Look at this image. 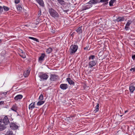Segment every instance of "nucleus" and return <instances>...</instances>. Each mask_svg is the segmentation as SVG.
<instances>
[{"label": "nucleus", "instance_id": "nucleus-38", "mask_svg": "<svg viewBox=\"0 0 135 135\" xmlns=\"http://www.w3.org/2000/svg\"><path fill=\"white\" fill-rule=\"evenodd\" d=\"M3 8L2 6H0V13H1L3 11Z\"/></svg>", "mask_w": 135, "mask_h": 135}, {"label": "nucleus", "instance_id": "nucleus-36", "mask_svg": "<svg viewBox=\"0 0 135 135\" xmlns=\"http://www.w3.org/2000/svg\"><path fill=\"white\" fill-rule=\"evenodd\" d=\"M129 28L130 27H129V26H127L126 25L125 27V29L126 30H129Z\"/></svg>", "mask_w": 135, "mask_h": 135}, {"label": "nucleus", "instance_id": "nucleus-40", "mask_svg": "<svg viewBox=\"0 0 135 135\" xmlns=\"http://www.w3.org/2000/svg\"><path fill=\"white\" fill-rule=\"evenodd\" d=\"M131 23L130 21H129L127 23V24H126V25H127V26H129Z\"/></svg>", "mask_w": 135, "mask_h": 135}, {"label": "nucleus", "instance_id": "nucleus-25", "mask_svg": "<svg viewBox=\"0 0 135 135\" xmlns=\"http://www.w3.org/2000/svg\"><path fill=\"white\" fill-rule=\"evenodd\" d=\"M99 104H98L95 107V109L94 111V113H96L99 110Z\"/></svg>", "mask_w": 135, "mask_h": 135}, {"label": "nucleus", "instance_id": "nucleus-26", "mask_svg": "<svg viewBox=\"0 0 135 135\" xmlns=\"http://www.w3.org/2000/svg\"><path fill=\"white\" fill-rule=\"evenodd\" d=\"M45 101L40 100V101H38L37 103V105H38L40 106L41 105L43 104L44 103Z\"/></svg>", "mask_w": 135, "mask_h": 135}, {"label": "nucleus", "instance_id": "nucleus-6", "mask_svg": "<svg viewBox=\"0 0 135 135\" xmlns=\"http://www.w3.org/2000/svg\"><path fill=\"white\" fill-rule=\"evenodd\" d=\"M10 124V127L12 130L17 129L18 128V126L14 123L11 122Z\"/></svg>", "mask_w": 135, "mask_h": 135}, {"label": "nucleus", "instance_id": "nucleus-13", "mask_svg": "<svg viewBox=\"0 0 135 135\" xmlns=\"http://www.w3.org/2000/svg\"><path fill=\"white\" fill-rule=\"evenodd\" d=\"M129 89L131 93H133L135 90V87L133 86L132 84H130L129 86Z\"/></svg>", "mask_w": 135, "mask_h": 135}, {"label": "nucleus", "instance_id": "nucleus-34", "mask_svg": "<svg viewBox=\"0 0 135 135\" xmlns=\"http://www.w3.org/2000/svg\"><path fill=\"white\" fill-rule=\"evenodd\" d=\"M43 99V96L42 94H41L39 98V99L40 100H42Z\"/></svg>", "mask_w": 135, "mask_h": 135}, {"label": "nucleus", "instance_id": "nucleus-53", "mask_svg": "<svg viewBox=\"0 0 135 135\" xmlns=\"http://www.w3.org/2000/svg\"><path fill=\"white\" fill-rule=\"evenodd\" d=\"M122 115H120V116H121V117H122Z\"/></svg>", "mask_w": 135, "mask_h": 135}, {"label": "nucleus", "instance_id": "nucleus-9", "mask_svg": "<svg viewBox=\"0 0 135 135\" xmlns=\"http://www.w3.org/2000/svg\"><path fill=\"white\" fill-rule=\"evenodd\" d=\"M60 87L63 90H65L68 88L67 84H61Z\"/></svg>", "mask_w": 135, "mask_h": 135}, {"label": "nucleus", "instance_id": "nucleus-50", "mask_svg": "<svg viewBox=\"0 0 135 135\" xmlns=\"http://www.w3.org/2000/svg\"><path fill=\"white\" fill-rule=\"evenodd\" d=\"M71 35L72 36H73V35H73V33Z\"/></svg>", "mask_w": 135, "mask_h": 135}, {"label": "nucleus", "instance_id": "nucleus-20", "mask_svg": "<svg viewBox=\"0 0 135 135\" xmlns=\"http://www.w3.org/2000/svg\"><path fill=\"white\" fill-rule=\"evenodd\" d=\"M35 103H32L29 105V109L32 110L35 107Z\"/></svg>", "mask_w": 135, "mask_h": 135}, {"label": "nucleus", "instance_id": "nucleus-54", "mask_svg": "<svg viewBox=\"0 0 135 135\" xmlns=\"http://www.w3.org/2000/svg\"><path fill=\"white\" fill-rule=\"evenodd\" d=\"M74 117V116H72V117Z\"/></svg>", "mask_w": 135, "mask_h": 135}, {"label": "nucleus", "instance_id": "nucleus-33", "mask_svg": "<svg viewBox=\"0 0 135 135\" xmlns=\"http://www.w3.org/2000/svg\"><path fill=\"white\" fill-rule=\"evenodd\" d=\"M20 55L24 59L26 57V55L24 53H23V54H20Z\"/></svg>", "mask_w": 135, "mask_h": 135}, {"label": "nucleus", "instance_id": "nucleus-8", "mask_svg": "<svg viewBox=\"0 0 135 135\" xmlns=\"http://www.w3.org/2000/svg\"><path fill=\"white\" fill-rule=\"evenodd\" d=\"M98 3H99V0H90L89 2L87 3L91 5L97 4Z\"/></svg>", "mask_w": 135, "mask_h": 135}, {"label": "nucleus", "instance_id": "nucleus-42", "mask_svg": "<svg viewBox=\"0 0 135 135\" xmlns=\"http://www.w3.org/2000/svg\"><path fill=\"white\" fill-rule=\"evenodd\" d=\"M4 104V101H1L0 102V105H3Z\"/></svg>", "mask_w": 135, "mask_h": 135}, {"label": "nucleus", "instance_id": "nucleus-57", "mask_svg": "<svg viewBox=\"0 0 135 135\" xmlns=\"http://www.w3.org/2000/svg\"><path fill=\"white\" fill-rule=\"evenodd\" d=\"M134 68H135V67H134Z\"/></svg>", "mask_w": 135, "mask_h": 135}, {"label": "nucleus", "instance_id": "nucleus-24", "mask_svg": "<svg viewBox=\"0 0 135 135\" xmlns=\"http://www.w3.org/2000/svg\"><path fill=\"white\" fill-rule=\"evenodd\" d=\"M11 109L12 110L15 112H16L17 110V107H16V105H13L11 108Z\"/></svg>", "mask_w": 135, "mask_h": 135}, {"label": "nucleus", "instance_id": "nucleus-7", "mask_svg": "<svg viewBox=\"0 0 135 135\" xmlns=\"http://www.w3.org/2000/svg\"><path fill=\"white\" fill-rule=\"evenodd\" d=\"M97 63L96 61L93 60L90 61L89 62V68H91L93 66H95Z\"/></svg>", "mask_w": 135, "mask_h": 135}, {"label": "nucleus", "instance_id": "nucleus-16", "mask_svg": "<svg viewBox=\"0 0 135 135\" xmlns=\"http://www.w3.org/2000/svg\"><path fill=\"white\" fill-rule=\"evenodd\" d=\"M30 73V70H27L26 71H25L23 74L24 76L25 77H27L29 75Z\"/></svg>", "mask_w": 135, "mask_h": 135}, {"label": "nucleus", "instance_id": "nucleus-15", "mask_svg": "<svg viewBox=\"0 0 135 135\" xmlns=\"http://www.w3.org/2000/svg\"><path fill=\"white\" fill-rule=\"evenodd\" d=\"M36 2L41 6L42 7L44 6V2L42 0H35Z\"/></svg>", "mask_w": 135, "mask_h": 135}, {"label": "nucleus", "instance_id": "nucleus-11", "mask_svg": "<svg viewBox=\"0 0 135 135\" xmlns=\"http://www.w3.org/2000/svg\"><path fill=\"white\" fill-rule=\"evenodd\" d=\"M66 80L70 85H75V83L71 80L70 78H68L66 79Z\"/></svg>", "mask_w": 135, "mask_h": 135}, {"label": "nucleus", "instance_id": "nucleus-27", "mask_svg": "<svg viewBox=\"0 0 135 135\" xmlns=\"http://www.w3.org/2000/svg\"><path fill=\"white\" fill-rule=\"evenodd\" d=\"M28 38L30 39H32L35 41H36L38 42H39V41L38 39L35 38H34L32 37H28Z\"/></svg>", "mask_w": 135, "mask_h": 135}, {"label": "nucleus", "instance_id": "nucleus-28", "mask_svg": "<svg viewBox=\"0 0 135 135\" xmlns=\"http://www.w3.org/2000/svg\"><path fill=\"white\" fill-rule=\"evenodd\" d=\"M6 135H14L12 131H7Z\"/></svg>", "mask_w": 135, "mask_h": 135}, {"label": "nucleus", "instance_id": "nucleus-17", "mask_svg": "<svg viewBox=\"0 0 135 135\" xmlns=\"http://www.w3.org/2000/svg\"><path fill=\"white\" fill-rule=\"evenodd\" d=\"M23 96L21 95H17L14 98V99L16 100H17L18 99H21L22 98Z\"/></svg>", "mask_w": 135, "mask_h": 135}, {"label": "nucleus", "instance_id": "nucleus-47", "mask_svg": "<svg viewBox=\"0 0 135 135\" xmlns=\"http://www.w3.org/2000/svg\"><path fill=\"white\" fill-rule=\"evenodd\" d=\"M128 112V110H126V111H125L124 112V113H126Z\"/></svg>", "mask_w": 135, "mask_h": 135}, {"label": "nucleus", "instance_id": "nucleus-5", "mask_svg": "<svg viewBox=\"0 0 135 135\" xmlns=\"http://www.w3.org/2000/svg\"><path fill=\"white\" fill-rule=\"evenodd\" d=\"M2 123H3L6 126L9 123V119L7 116H6L4 117L3 120H2Z\"/></svg>", "mask_w": 135, "mask_h": 135}, {"label": "nucleus", "instance_id": "nucleus-43", "mask_svg": "<svg viewBox=\"0 0 135 135\" xmlns=\"http://www.w3.org/2000/svg\"><path fill=\"white\" fill-rule=\"evenodd\" d=\"M132 58L133 60H135V55H133L132 56Z\"/></svg>", "mask_w": 135, "mask_h": 135}, {"label": "nucleus", "instance_id": "nucleus-29", "mask_svg": "<svg viewBox=\"0 0 135 135\" xmlns=\"http://www.w3.org/2000/svg\"><path fill=\"white\" fill-rule=\"evenodd\" d=\"M115 1H116V0H110V1L109 2V6H113V4Z\"/></svg>", "mask_w": 135, "mask_h": 135}, {"label": "nucleus", "instance_id": "nucleus-23", "mask_svg": "<svg viewBox=\"0 0 135 135\" xmlns=\"http://www.w3.org/2000/svg\"><path fill=\"white\" fill-rule=\"evenodd\" d=\"M52 51V49L50 47L46 49V52L47 54H49Z\"/></svg>", "mask_w": 135, "mask_h": 135}, {"label": "nucleus", "instance_id": "nucleus-56", "mask_svg": "<svg viewBox=\"0 0 135 135\" xmlns=\"http://www.w3.org/2000/svg\"><path fill=\"white\" fill-rule=\"evenodd\" d=\"M74 1H76V0H74Z\"/></svg>", "mask_w": 135, "mask_h": 135}, {"label": "nucleus", "instance_id": "nucleus-19", "mask_svg": "<svg viewBox=\"0 0 135 135\" xmlns=\"http://www.w3.org/2000/svg\"><path fill=\"white\" fill-rule=\"evenodd\" d=\"M109 0H99V3H104V5H106L108 4V1Z\"/></svg>", "mask_w": 135, "mask_h": 135}, {"label": "nucleus", "instance_id": "nucleus-45", "mask_svg": "<svg viewBox=\"0 0 135 135\" xmlns=\"http://www.w3.org/2000/svg\"><path fill=\"white\" fill-rule=\"evenodd\" d=\"M21 54H23V53H24V52H23V50H21Z\"/></svg>", "mask_w": 135, "mask_h": 135}, {"label": "nucleus", "instance_id": "nucleus-35", "mask_svg": "<svg viewBox=\"0 0 135 135\" xmlns=\"http://www.w3.org/2000/svg\"><path fill=\"white\" fill-rule=\"evenodd\" d=\"M41 10H39L38 12V17H39L41 16Z\"/></svg>", "mask_w": 135, "mask_h": 135}, {"label": "nucleus", "instance_id": "nucleus-2", "mask_svg": "<svg viewBox=\"0 0 135 135\" xmlns=\"http://www.w3.org/2000/svg\"><path fill=\"white\" fill-rule=\"evenodd\" d=\"M78 48L77 45H71L70 46L69 49V52L71 55L74 54Z\"/></svg>", "mask_w": 135, "mask_h": 135}, {"label": "nucleus", "instance_id": "nucleus-30", "mask_svg": "<svg viewBox=\"0 0 135 135\" xmlns=\"http://www.w3.org/2000/svg\"><path fill=\"white\" fill-rule=\"evenodd\" d=\"M17 10L19 11H20L22 9L21 6L19 4L17 6Z\"/></svg>", "mask_w": 135, "mask_h": 135}, {"label": "nucleus", "instance_id": "nucleus-4", "mask_svg": "<svg viewBox=\"0 0 135 135\" xmlns=\"http://www.w3.org/2000/svg\"><path fill=\"white\" fill-rule=\"evenodd\" d=\"M59 79V76L56 75L51 74L50 75V80L51 81H56Z\"/></svg>", "mask_w": 135, "mask_h": 135}, {"label": "nucleus", "instance_id": "nucleus-37", "mask_svg": "<svg viewBox=\"0 0 135 135\" xmlns=\"http://www.w3.org/2000/svg\"><path fill=\"white\" fill-rule=\"evenodd\" d=\"M90 48L89 47V45L87 46L86 47L84 48V49L85 50H90Z\"/></svg>", "mask_w": 135, "mask_h": 135}, {"label": "nucleus", "instance_id": "nucleus-21", "mask_svg": "<svg viewBox=\"0 0 135 135\" xmlns=\"http://www.w3.org/2000/svg\"><path fill=\"white\" fill-rule=\"evenodd\" d=\"M124 18L123 17H118L116 20V21L117 22H121L123 21Z\"/></svg>", "mask_w": 135, "mask_h": 135}, {"label": "nucleus", "instance_id": "nucleus-55", "mask_svg": "<svg viewBox=\"0 0 135 135\" xmlns=\"http://www.w3.org/2000/svg\"><path fill=\"white\" fill-rule=\"evenodd\" d=\"M134 45H135V43H134Z\"/></svg>", "mask_w": 135, "mask_h": 135}, {"label": "nucleus", "instance_id": "nucleus-12", "mask_svg": "<svg viewBox=\"0 0 135 135\" xmlns=\"http://www.w3.org/2000/svg\"><path fill=\"white\" fill-rule=\"evenodd\" d=\"M69 7L68 5H65L64 7V8L63 9V11L67 12L69 11Z\"/></svg>", "mask_w": 135, "mask_h": 135}, {"label": "nucleus", "instance_id": "nucleus-31", "mask_svg": "<svg viewBox=\"0 0 135 135\" xmlns=\"http://www.w3.org/2000/svg\"><path fill=\"white\" fill-rule=\"evenodd\" d=\"M3 8L4 10L5 11H8L9 9V8H8V7L7 6H3Z\"/></svg>", "mask_w": 135, "mask_h": 135}, {"label": "nucleus", "instance_id": "nucleus-1", "mask_svg": "<svg viewBox=\"0 0 135 135\" xmlns=\"http://www.w3.org/2000/svg\"><path fill=\"white\" fill-rule=\"evenodd\" d=\"M49 12L50 15L53 17L57 18L59 17V15L57 12L52 8H50Z\"/></svg>", "mask_w": 135, "mask_h": 135}, {"label": "nucleus", "instance_id": "nucleus-14", "mask_svg": "<svg viewBox=\"0 0 135 135\" xmlns=\"http://www.w3.org/2000/svg\"><path fill=\"white\" fill-rule=\"evenodd\" d=\"M45 55L44 53H42L41 54V55L39 58L38 60L39 61H43L44 59V57L45 56Z\"/></svg>", "mask_w": 135, "mask_h": 135}, {"label": "nucleus", "instance_id": "nucleus-3", "mask_svg": "<svg viewBox=\"0 0 135 135\" xmlns=\"http://www.w3.org/2000/svg\"><path fill=\"white\" fill-rule=\"evenodd\" d=\"M38 76L41 80H44L47 79L48 78L49 76L46 74L40 73L39 75Z\"/></svg>", "mask_w": 135, "mask_h": 135}, {"label": "nucleus", "instance_id": "nucleus-48", "mask_svg": "<svg viewBox=\"0 0 135 135\" xmlns=\"http://www.w3.org/2000/svg\"><path fill=\"white\" fill-rule=\"evenodd\" d=\"M133 8L134 9H135V4L133 6Z\"/></svg>", "mask_w": 135, "mask_h": 135}, {"label": "nucleus", "instance_id": "nucleus-44", "mask_svg": "<svg viewBox=\"0 0 135 135\" xmlns=\"http://www.w3.org/2000/svg\"><path fill=\"white\" fill-rule=\"evenodd\" d=\"M2 123V119H0V124Z\"/></svg>", "mask_w": 135, "mask_h": 135}, {"label": "nucleus", "instance_id": "nucleus-39", "mask_svg": "<svg viewBox=\"0 0 135 135\" xmlns=\"http://www.w3.org/2000/svg\"><path fill=\"white\" fill-rule=\"evenodd\" d=\"M20 2V0H15V4H18Z\"/></svg>", "mask_w": 135, "mask_h": 135}, {"label": "nucleus", "instance_id": "nucleus-49", "mask_svg": "<svg viewBox=\"0 0 135 135\" xmlns=\"http://www.w3.org/2000/svg\"><path fill=\"white\" fill-rule=\"evenodd\" d=\"M2 41V40L0 39V43H1Z\"/></svg>", "mask_w": 135, "mask_h": 135}, {"label": "nucleus", "instance_id": "nucleus-41", "mask_svg": "<svg viewBox=\"0 0 135 135\" xmlns=\"http://www.w3.org/2000/svg\"><path fill=\"white\" fill-rule=\"evenodd\" d=\"M130 70L131 71H132L133 72L135 71V68H132L130 69Z\"/></svg>", "mask_w": 135, "mask_h": 135}, {"label": "nucleus", "instance_id": "nucleus-52", "mask_svg": "<svg viewBox=\"0 0 135 135\" xmlns=\"http://www.w3.org/2000/svg\"><path fill=\"white\" fill-rule=\"evenodd\" d=\"M71 117H71H69L68 118H70V117Z\"/></svg>", "mask_w": 135, "mask_h": 135}, {"label": "nucleus", "instance_id": "nucleus-22", "mask_svg": "<svg viewBox=\"0 0 135 135\" xmlns=\"http://www.w3.org/2000/svg\"><path fill=\"white\" fill-rule=\"evenodd\" d=\"M76 32L79 34L81 33L82 32L81 27H79L76 30Z\"/></svg>", "mask_w": 135, "mask_h": 135}, {"label": "nucleus", "instance_id": "nucleus-32", "mask_svg": "<svg viewBox=\"0 0 135 135\" xmlns=\"http://www.w3.org/2000/svg\"><path fill=\"white\" fill-rule=\"evenodd\" d=\"M95 56L94 55H90L89 57V60H90V59L93 60L95 58Z\"/></svg>", "mask_w": 135, "mask_h": 135}, {"label": "nucleus", "instance_id": "nucleus-10", "mask_svg": "<svg viewBox=\"0 0 135 135\" xmlns=\"http://www.w3.org/2000/svg\"><path fill=\"white\" fill-rule=\"evenodd\" d=\"M92 6L90 5H85L83 6L82 8V10L84 11L87 9H88L92 7Z\"/></svg>", "mask_w": 135, "mask_h": 135}, {"label": "nucleus", "instance_id": "nucleus-18", "mask_svg": "<svg viewBox=\"0 0 135 135\" xmlns=\"http://www.w3.org/2000/svg\"><path fill=\"white\" fill-rule=\"evenodd\" d=\"M6 128V126L4 124H0V131H2Z\"/></svg>", "mask_w": 135, "mask_h": 135}, {"label": "nucleus", "instance_id": "nucleus-46", "mask_svg": "<svg viewBox=\"0 0 135 135\" xmlns=\"http://www.w3.org/2000/svg\"><path fill=\"white\" fill-rule=\"evenodd\" d=\"M7 92H5L4 93H3V94H4V95H6L7 94Z\"/></svg>", "mask_w": 135, "mask_h": 135}, {"label": "nucleus", "instance_id": "nucleus-51", "mask_svg": "<svg viewBox=\"0 0 135 135\" xmlns=\"http://www.w3.org/2000/svg\"><path fill=\"white\" fill-rule=\"evenodd\" d=\"M25 26H28V25H25Z\"/></svg>", "mask_w": 135, "mask_h": 135}]
</instances>
